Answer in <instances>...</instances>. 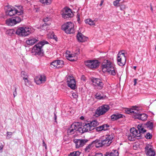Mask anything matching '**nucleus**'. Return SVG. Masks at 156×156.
I'll return each mask as SVG.
<instances>
[{"mask_svg":"<svg viewBox=\"0 0 156 156\" xmlns=\"http://www.w3.org/2000/svg\"><path fill=\"white\" fill-rule=\"evenodd\" d=\"M138 130L134 128L130 129V133L128 135V138L130 141L135 140V138L140 139L142 138V136L141 133H144L146 132V130L144 129L142 124L138 125L137 126Z\"/></svg>","mask_w":156,"mask_h":156,"instance_id":"obj_1","label":"nucleus"},{"mask_svg":"<svg viewBox=\"0 0 156 156\" xmlns=\"http://www.w3.org/2000/svg\"><path fill=\"white\" fill-rule=\"evenodd\" d=\"M125 111L127 114L133 115V118L135 119L142 121L147 119V115L144 113L140 114L139 108L136 106H133L131 108H126Z\"/></svg>","mask_w":156,"mask_h":156,"instance_id":"obj_2","label":"nucleus"},{"mask_svg":"<svg viewBox=\"0 0 156 156\" xmlns=\"http://www.w3.org/2000/svg\"><path fill=\"white\" fill-rule=\"evenodd\" d=\"M48 44V42L46 41L43 40L39 41L34 46L32 50V53H34L36 55H43L44 51L42 48L45 44Z\"/></svg>","mask_w":156,"mask_h":156,"instance_id":"obj_3","label":"nucleus"},{"mask_svg":"<svg viewBox=\"0 0 156 156\" xmlns=\"http://www.w3.org/2000/svg\"><path fill=\"white\" fill-rule=\"evenodd\" d=\"M102 70L106 69V70L111 75L115 76L116 72L114 66L112 63L108 60H105L102 64Z\"/></svg>","mask_w":156,"mask_h":156,"instance_id":"obj_4","label":"nucleus"},{"mask_svg":"<svg viewBox=\"0 0 156 156\" xmlns=\"http://www.w3.org/2000/svg\"><path fill=\"white\" fill-rule=\"evenodd\" d=\"M32 32L31 28L29 27H20L16 30V33L21 37H26L28 36Z\"/></svg>","mask_w":156,"mask_h":156,"instance_id":"obj_5","label":"nucleus"},{"mask_svg":"<svg viewBox=\"0 0 156 156\" xmlns=\"http://www.w3.org/2000/svg\"><path fill=\"white\" fill-rule=\"evenodd\" d=\"M62 29L66 34H73L75 32L74 25L72 22H67L62 26Z\"/></svg>","mask_w":156,"mask_h":156,"instance_id":"obj_6","label":"nucleus"},{"mask_svg":"<svg viewBox=\"0 0 156 156\" xmlns=\"http://www.w3.org/2000/svg\"><path fill=\"white\" fill-rule=\"evenodd\" d=\"M114 137L113 135L111 133L104 136H102L100 139L103 146H108L112 142Z\"/></svg>","mask_w":156,"mask_h":156,"instance_id":"obj_7","label":"nucleus"},{"mask_svg":"<svg viewBox=\"0 0 156 156\" xmlns=\"http://www.w3.org/2000/svg\"><path fill=\"white\" fill-rule=\"evenodd\" d=\"M93 85L97 89L101 90L103 89L104 86V80L99 78H93L91 80Z\"/></svg>","mask_w":156,"mask_h":156,"instance_id":"obj_8","label":"nucleus"},{"mask_svg":"<svg viewBox=\"0 0 156 156\" xmlns=\"http://www.w3.org/2000/svg\"><path fill=\"white\" fill-rule=\"evenodd\" d=\"M84 64L89 68L93 69L98 68L100 62L98 60H90L85 61Z\"/></svg>","mask_w":156,"mask_h":156,"instance_id":"obj_9","label":"nucleus"},{"mask_svg":"<svg viewBox=\"0 0 156 156\" xmlns=\"http://www.w3.org/2000/svg\"><path fill=\"white\" fill-rule=\"evenodd\" d=\"M109 106L105 105L98 107L95 111V114L98 116L104 114L109 109Z\"/></svg>","mask_w":156,"mask_h":156,"instance_id":"obj_10","label":"nucleus"},{"mask_svg":"<svg viewBox=\"0 0 156 156\" xmlns=\"http://www.w3.org/2000/svg\"><path fill=\"white\" fill-rule=\"evenodd\" d=\"M109 106L105 105L98 107L95 111V114L98 116L104 114L109 109Z\"/></svg>","mask_w":156,"mask_h":156,"instance_id":"obj_11","label":"nucleus"},{"mask_svg":"<svg viewBox=\"0 0 156 156\" xmlns=\"http://www.w3.org/2000/svg\"><path fill=\"white\" fill-rule=\"evenodd\" d=\"M21 19L19 16H16L9 18L5 21L6 24L8 26H13L20 22Z\"/></svg>","mask_w":156,"mask_h":156,"instance_id":"obj_12","label":"nucleus"},{"mask_svg":"<svg viewBox=\"0 0 156 156\" xmlns=\"http://www.w3.org/2000/svg\"><path fill=\"white\" fill-rule=\"evenodd\" d=\"M119 52L118 54L117 62L118 64L120 66H123L126 63V57L124 53Z\"/></svg>","mask_w":156,"mask_h":156,"instance_id":"obj_13","label":"nucleus"},{"mask_svg":"<svg viewBox=\"0 0 156 156\" xmlns=\"http://www.w3.org/2000/svg\"><path fill=\"white\" fill-rule=\"evenodd\" d=\"M61 14L62 17L65 19L71 18L73 15L71 9L68 8H64L61 12Z\"/></svg>","mask_w":156,"mask_h":156,"instance_id":"obj_14","label":"nucleus"},{"mask_svg":"<svg viewBox=\"0 0 156 156\" xmlns=\"http://www.w3.org/2000/svg\"><path fill=\"white\" fill-rule=\"evenodd\" d=\"M6 14L11 16L15 14H18V10L11 5H7L5 8Z\"/></svg>","mask_w":156,"mask_h":156,"instance_id":"obj_15","label":"nucleus"},{"mask_svg":"<svg viewBox=\"0 0 156 156\" xmlns=\"http://www.w3.org/2000/svg\"><path fill=\"white\" fill-rule=\"evenodd\" d=\"M145 152L147 156H155L156 155L155 151L152 145L147 144L145 148Z\"/></svg>","mask_w":156,"mask_h":156,"instance_id":"obj_16","label":"nucleus"},{"mask_svg":"<svg viewBox=\"0 0 156 156\" xmlns=\"http://www.w3.org/2000/svg\"><path fill=\"white\" fill-rule=\"evenodd\" d=\"M73 142L76 145V147L77 148H79L84 146L88 141L87 139H74Z\"/></svg>","mask_w":156,"mask_h":156,"instance_id":"obj_17","label":"nucleus"},{"mask_svg":"<svg viewBox=\"0 0 156 156\" xmlns=\"http://www.w3.org/2000/svg\"><path fill=\"white\" fill-rule=\"evenodd\" d=\"M67 83L68 87L71 89L74 90L76 87V80L73 77H69L67 80Z\"/></svg>","mask_w":156,"mask_h":156,"instance_id":"obj_18","label":"nucleus"},{"mask_svg":"<svg viewBox=\"0 0 156 156\" xmlns=\"http://www.w3.org/2000/svg\"><path fill=\"white\" fill-rule=\"evenodd\" d=\"M34 82L37 85H40L45 83L46 81V77L45 76L39 75L35 77Z\"/></svg>","mask_w":156,"mask_h":156,"instance_id":"obj_19","label":"nucleus"},{"mask_svg":"<svg viewBox=\"0 0 156 156\" xmlns=\"http://www.w3.org/2000/svg\"><path fill=\"white\" fill-rule=\"evenodd\" d=\"M73 126H74L75 128L76 127V132H78L77 133H78L82 134L85 132L83 127H82V125L81 123L80 122H75V125Z\"/></svg>","mask_w":156,"mask_h":156,"instance_id":"obj_20","label":"nucleus"},{"mask_svg":"<svg viewBox=\"0 0 156 156\" xmlns=\"http://www.w3.org/2000/svg\"><path fill=\"white\" fill-rule=\"evenodd\" d=\"M39 41L38 38L37 37H30L26 41V43L27 45H32Z\"/></svg>","mask_w":156,"mask_h":156,"instance_id":"obj_21","label":"nucleus"},{"mask_svg":"<svg viewBox=\"0 0 156 156\" xmlns=\"http://www.w3.org/2000/svg\"><path fill=\"white\" fill-rule=\"evenodd\" d=\"M109 126L107 124H103L95 128L97 131L100 132L102 130L106 131L108 129Z\"/></svg>","mask_w":156,"mask_h":156,"instance_id":"obj_22","label":"nucleus"},{"mask_svg":"<svg viewBox=\"0 0 156 156\" xmlns=\"http://www.w3.org/2000/svg\"><path fill=\"white\" fill-rule=\"evenodd\" d=\"M124 117H125L124 115L119 113H116L112 115L111 116V118L112 121H114Z\"/></svg>","mask_w":156,"mask_h":156,"instance_id":"obj_23","label":"nucleus"},{"mask_svg":"<svg viewBox=\"0 0 156 156\" xmlns=\"http://www.w3.org/2000/svg\"><path fill=\"white\" fill-rule=\"evenodd\" d=\"M92 143L93 146H94L96 148H99L103 146L100 138L99 139H96L92 141Z\"/></svg>","mask_w":156,"mask_h":156,"instance_id":"obj_24","label":"nucleus"},{"mask_svg":"<svg viewBox=\"0 0 156 156\" xmlns=\"http://www.w3.org/2000/svg\"><path fill=\"white\" fill-rule=\"evenodd\" d=\"M78 40L81 42H84L87 40V37L84 36L82 33H78L77 35Z\"/></svg>","mask_w":156,"mask_h":156,"instance_id":"obj_25","label":"nucleus"},{"mask_svg":"<svg viewBox=\"0 0 156 156\" xmlns=\"http://www.w3.org/2000/svg\"><path fill=\"white\" fill-rule=\"evenodd\" d=\"M119 154L118 150H113L111 152H106L104 154V156H119Z\"/></svg>","mask_w":156,"mask_h":156,"instance_id":"obj_26","label":"nucleus"},{"mask_svg":"<svg viewBox=\"0 0 156 156\" xmlns=\"http://www.w3.org/2000/svg\"><path fill=\"white\" fill-rule=\"evenodd\" d=\"M83 125V127L85 132H88L93 130L92 129V127H91L89 122L86 123Z\"/></svg>","mask_w":156,"mask_h":156,"instance_id":"obj_27","label":"nucleus"},{"mask_svg":"<svg viewBox=\"0 0 156 156\" xmlns=\"http://www.w3.org/2000/svg\"><path fill=\"white\" fill-rule=\"evenodd\" d=\"M75 123H73L71 125L70 127L68 130V133L69 135H72L74 133L76 132V127L75 128L74 126H73V125H75Z\"/></svg>","mask_w":156,"mask_h":156,"instance_id":"obj_28","label":"nucleus"},{"mask_svg":"<svg viewBox=\"0 0 156 156\" xmlns=\"http://www.w3.org/2000/svg\"><path fill=\"white\" fill-rule=\"evenodd\" d=\"M95 98L98 100L105 99L106 98V95L104 94H101L99 93H97L95 95Z\"/></svg>","mask_w":156,"mask_h":156,"instance_id":"obj_29","label":"nucleus"},{"mask_svg":"<svg viewBox=\"0 0 156 156\" xmlns=\"http://www.w3.org/2000/svg\"><path fill=\"white\" fill-rule=\"evenodd\" d=\"M91 126L92 127V129H94L95 127L99 125V123L96 120H94L92 121L89 122Z\"/></svg>","mask_w":156,"mask_h":156,"instance_id":"obj_30","label":"nucleus"},{"mask_svg":"<svg viewBox=\"0 0 156 156\" xmlns=\"http://www.w3.org/2000/svg\"><path fill=\"white\" fill-rule=\"evenodd\" d=\"M146 127L148 128L149 129L152 130L153 127V123L151 121L147 122L145 124Z\"/></svg>","mask_w":156,"mask_h":156,"instance_id":"obj_31","label":"nucleus"},{"mask_svg":"<svg viewBox=\"0 0 156 156\" xmlns=\"http://www.w3.org/2000/svg\"><path fill=\"white\" fill-rule=\"evenodd\" d=\"M124 0H116L113 2V4L115 6H119L122 2H123Z\"/></svg>","mask_w":156,"mask_h":156,"instance_id":"obj_32","label":"nucleus"},{"mask_svg":"<svg viewBox=\"0 0 156 156\" xmlns=\"http://www.w3.org/2000/svg\"><path fill=\"white\" fill-rule=\"evenodd\" d=\"M57 62V65L58 67L57 68H62L64 66V62L62 60H56Z\"/></svg>","mask_w":156,"mask_h":156,"instance_id":"obj_33","label":"nucleus"},{"mask_svg":"<svg viewBox=\"0 0 156 156\" xmlns=\"http://www.w3.org/2000/svg\"><path fill=\"white\" fill-rule=\"evenodd\" d=\"M93 147V144L91 142L86 147V148L84 149V151L86 152H89L90 150Z\"/></svg>","mask_w":156,"mask_h":156,"instance_id":"obj_34","label":"nucleus"},{"mask_svg":"<svg viewBox=\"0 0 156 156\" xmlns=\"http://www.w3.org/2000/svg\"><path fill=\"white\" fill-rule=\"evenodd\" d=\"M81 152L79 151H74L70 153L69 156H79Z\"/></svg>","mask_w":156,"mask_h":156,"instance_id":"obj_35","label":"nucleus"},{"mask_svg":"<svg viewBox=\"0 0 156 156\" xmlns=\"http://www.w3.org/2000/svg\"><path fill=\"white\" fill-rule=\"evenodd\" d=\"M85 21L86 23H87L90 25H93L95 24L94 22L90 19L86 20Z\"/></svg>","mask_w":156,"mask_h":156,"instance_id":"obj_36","label":"nucleus"},{"mask_svg":"<svg viewBox=\"0 0 156 156\" xmlns=\"http://www.w3.org/2000/svg\"><path fill=\"white\" fill-rule=\"evenodd\" d=\"M17 7L19 10H18V15H22L23 13V9L22 6L21 5H19Z\"/></svg>","mask_w":156,"mask_h":156,"instance_id":"obj_37","label":"nucleus"},{"mask_svg":"<svg viewBox=\"0 0 156 156\" xmlns=\"http://www.w3.org/2000/svg\"><path fill=\"white\" fill-rule=\"evenodd\" d=\"M40 2L44 5H48L51 2V0H40Z\"/></svg>","mask_w":156,"mask_h":156,"instance_id":"obj_38","label":"nucleus"},{"mask_svg":"<svg viewBox=\"0 0 156 156\" xmlns=\"http://www.w3.org/2000/svg\"><path fill=\"white\" fill-rule=\"evenodd\" d=\"M23 80L24 81L25 85L26 86H29L31 85L30 82L28 80L27 78H24Z\"/></svg>","mask_w":156,"mask_h":156,"instance_id":"obj_39","label":"nucleus"},{"mask_svg":"<svg viewBox=\"0 0 156 156\" xmlns=\"http://www.w3.org/2000/svg\"><path fill=\"white\" fill-rule=\"evenodd\" d=\"M20 75L23 78V79L28 77L27 73L24 71H22Z\"/></svg>","mask_w":156,"mask_h":156,"instance_id":"obj_40","label":"nucleus"},{"mask_svg":"<svg viewBox=\"0 0 156 156\" xmlns=\"http://www.w3.org/2000/svg\"><path fill=\"white\" fill-rule=\"evenodd\" d=\"M74 56V55H73L69 54L68 55V56H67L66 57L68 58L67 59L69 61H73L75 60L73 58Z\"/></svg>","mask_w":156,"mask_h":156,"instance_id":"obj_41","label":"nucleus"},{"mask_svg":"<svg viewBox=\"0 0 156 156\" xmlns=\"http://www.w3.org/2000/svg\"><path fill=\"white\" fill-rule=\"evenodd\" d=\"M152 135L149 133H147L145 136V137L147 139H150L152 138Z\"/></svg>","mask_w":156,"mask_h":156,"instance_id":"obj_42","label":"nucleus"},{"mask_svg":"<svg viewBox=\"0 0 156 156\" xmlns=\"http://www.w3.org/2000/svg\"><path fill=\"white\" fill-rule=\"evenodd\" d=\"M50 65H52L54 67H55L56 68H57V67H58V66H58V65H57V62L56 60L54 61H53L52 62H51L50 63Z\"/></svg>","mask_w":156,"mask_h":156,"instance_id":"obj_43","label":"nucleus"},{"mask_svg":"<svg viewBox=\"0 0 156 156\" xmlns=\"http://www.w3.org/2000/svg\"><path fill=\"white\" fill-rule=\"evenodd\" d=\"M6 134V138L9 139H10L11 137V136L12 135V133L11 132H7Z\"/></svg>","mask_w":156,"mask_h":156,"instance_id":"obj_44","label":"nucleus"},{"mask_svg":"<svg viewBox=\"0 0 156 156\" xmlns=\"http://www.w3.org/2000/svg\"><path fill=\"white\" fill-rule=\"evenodd\" d=\"M17 88L16 87H14V91L13 92V95L14 96V97L15 98L16 96L17 95Z\"/></svg>","mask_w":156,"mask_h":156,"instance_id":"obj_45","label":"nucleus"},{"mask_svg":"<svg viewBox=\"0 0 156 156\" xmlns=\"http://www.w3.org/2000/svg\"><path fill=\"white\" fill-rule=\"evenodd\" d=\"M72 96L73 98H76L78 97V94L76 92H74L72 93Z\"/></svg>","mask_w":156,"mask_h":156,"instance_id":"obj_46","label":"nucleus"},{"mask_svg":"<svg viewBox=\"0 0 156 156\" xmlns=\"http://www.w3.org/2000/svg\"><path fill=\"white\" fill-rule=\"evenodd\" d=\"M119 6H120V9L121 10H123L126 9L125 5L122 4V3L121 4V5H120Z\"/></svg>","mask_w":156,"mask_h":156,"instance_id":"obj_47","label":"nucleus"},{"mask_svg":"<svg viewBox=\"0 0 156 156\" xmlns=\"http://www.w3.org/2000/svg\"><path fill=\"white\" fill-rule=\"evenodd\" d=\"M49 17H46L45 18H44L43 20L45 22H48L49 20Z\"/></svg>","mask_w":156,"mask_h":156,"instance_id":"obj_48","label":"nucleus"},{"mask_svg":"<svg viewBox=\"0 0 156 156\" xmlns=\"http://www.w3.org/2000/svg\"><path fill=\"white\" fill-rule=\"evenodd\" d=\"M54 119L55 120V122H57V121H56L57 116L56 115V114L55 112H54Z\"/></svg>","mask_w":156,"mask_h":156,"instance_id":"obj_49","label":"nucleus"},{"mask_svg":"<svg viewBox=\"0 0 156 156\" xmlns=\"http://www.w3.org/2000/svg\"><path fill=\"white\" fill-rule=\"evenodd\" d=\"M42 142H43V145L45 147V148L46 149V148H47V145L46 144H45V142H44V140H43L42 141Z\"/></svg>","mask_w":156,"mask_h":156,"instance_id":"obj_50","label":"nucleus"},{"mask_svg":"<svg viewBox=\"0 0 156 156\" xmlns=\"http://www.w3.org/2000/svg\"><path fill=\"white\" fill-rule=\"evenodd\" d=\"M39 10V9L38 8H35L34 9V11L36 12H38Z\"/></svg>","mask_w":156,"mask_h":156,"instance_id":"obj_51","label":"nucleus"},{"mask_svg":"<svg viewBox=\"0 0 156 156\" xmlns=\"http://www.w3.org/2000/svg\"><path fill=\"white\" fill-rule=\"evenodd\" d=\"M77 20L78 21H79L80 20V15L78 14L77 15Z\"/></svg>","mask_w":156,"mask_h":156,"instance_id":"obj_52","label":"nucleus"},{"mask_svg":"<svg viewBox=\"0 0 156 156\" xmlns=\"http://www.w3.org/2000/svg\"><path fill=\"white\" fill-rule=\"evenodd\" d=\"M104 0H101V2L99 5L100 6H101L102 5L103 2H104Z\"/></svg>","mask_w":156,"mask_h":156,"instance_id":"obj_53","label":"nucleus"},{"mask_svg":"<svg viewBox=\"0 0 156 156\" xmlns=\"http://www.w3.org/2000/svg\"><path fill=\"white\" fill-rule=\"evenodd\" d=\"M137 79H134V85H135L136 83Z\"/></svg>","mask_w":156,"mask_h":156,"instance_id":"obj_54","label":"nucleus"},{"mask_svg":"<svg viewBox=\"0 0 156 156\" xmlns=\"http://www.w3.org/2000/svg\"><path fill=\"white\" fill-rule=\"evenodd\" d=\"M53 38H54V39H55V40H56V41H57V37H56V36L55 35H53Z\"/></svg>","mask_w":156,"mask_h":156,"instance_id":"obj_55","label":"nucleus"},{"mask_svg":"<svg viewBox=\"0 0 156 156\" xmlns=\"http://www.w3.org/2000/svg\"><path fill=\"white\" fill-rule=\"evenodd\" d=\"M3 148V146L1 145L0 146V150H2Z\"/></svg>","mask_w":156,"mask_h":156,"instance_id":"obj_56","label":"nucleus"},{"mask_svg":"<svg viewBox=\"0 0 156 156\" xmlns=\"http://www.w3.org/2000/svg\"><path fill=\"white\" fill-rule=\"evenodd\" d=\"M47 25L46 23H45L42 25V27H44V26H46Z\"/></svg>","mask_w":156,"mask_h":156,"instance_id":"obj_57","label":"nucleus"},{"mask_svg":"<svg viewBox=\"0 0 156 156\" xmlns=\"http://www.w3.org/2000/svg\"><path fill=\"white\" fill-rule=\"evenodd\" d=\"M151 10L152 12L153 11V8L151 5Z\"/></svg>","mask_w":156,"mask_h":156,"instance_id":"obj_58","label":"nucleus"},{"mask_svg":"<svg viewBox=\"0 0 156 156\" xmlns=\"http://www.w3.org/2000/svg\"><path fill=\"white\" fill-rule=\"evenodd\" d=\"M136 66H133V68L135 70H136Z\"/></svg>","mask_w":156,"mask_h":156,"instance_id":"obj_59","label":"nucleus"},{"mask_svg":"<svg viewBox=\"0 0 156 156\" xmlns=\"http://www.w3.org/2000/svg\"><path fill=\"white\" fill-rule=\"evenodd\" d=\"M83 118H84V117L83 116H81L80 117V119H83Z\"/></svg>","mask_w":156,"mask_h":156,"instance_id":"obj_60","label":"nucleus"}]
</instances>
